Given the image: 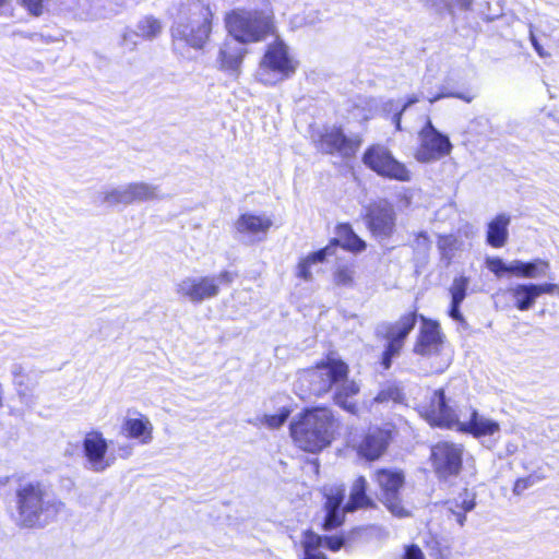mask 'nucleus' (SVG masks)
I'll use <instances>...</instances> for the list:
<instances>
[{"label": "nucleus", "instance_id": "31", "mask_svg": "<svg viewBox=\"0 0 559 559\" xmlns=\"http://www.w3.org/2000/svg\"><path fill=\"white\" fill-rule=\"evenodd\" d=\"M332 247L333 243L300 260L297 266V276L305 281H310L312 278V274L310 271L311 265L323 262L328 255H331Z\"/></svg>", "mask_w": 559, "mask_h": 559}, {"label": "nucleus", "instance_id": "32", "mask_svg": "<svg viewBox=\"0 0 559 559\" xmlns=\"http://www.w3.org/2000/svg\"><path fill=\"white\" fill-rule=\"evenodd\" d=\"M160 31V22L152 16H146L139 22L136 34L144 38L152 39L156 37Z\"/></svg>", "mask_w": 559, "mask_h": 559}, {"label": "nucleus", "instance_id": "27", "mask_svg": "<svg viewBox=\"0 0 559 559\" xmlns=\"http://www.w3.org/2000/svg\"><path fill=\"white\" fill-rule=\"evenodd\" d=\"M510 223L511 217L506 213H500L493 217L487 225V243L493 248L503 247L509 237L508 227Z\"/></svg>", "mask_w": 559, "mask_h": 559}, {"label": "nucleus", "instance_id": "13", "mask_svg": "<svg viewBox=\"0 0 559 559\" xmlns=\"http://www.w3.org/2000/svg\"><path fill=\"white\" fill-rule=\"evenodd\" d=\"M374 480L381 490V501L399 518L408 515L400 499V489L404 485L405 476L402 471L382 468L374 474Z\"/></svg>", "mask_w": 559, "mask_h": 559}, {"label": "nucleus", "instance_id": "47", "mask_svg": "<svg viewBox=\"0 0 559 559\" xmlns=\"http://www.w3.org/2000/svg\"><path fill=\"white\" fill-rule=\"evenodd\" d=\"M319 15V11H311L306 15L305 21L307 24L313 25L321 20Z\"/></svg>", "mask_w": 559, "mask_h": 559}, {"label": "nucleus", "instance_id": "15", "mask_svg": "<svg viewBox=\"0 0 559 559\" xmlns=\"http://www.w3.org/2000/svg\"><path fill=\"white\" fill-rule=\"evenodd\" d=\"M316 147L325 154H337L343 158L353 157L360 146L358 136H347L341 128L326 127L314 139Z\"/></svg>", "mask_w": 559, "mask_h": 559}, {"label": "nucleus", "instance_id": "34", "mask_svg": "<svg viewBox=\"0 0 559 559\" xmlns=\"http://www.w3.org/2000/svg\"><path fill=\"white\" fill-rule=\"evenodd\" d=\"M486 265L496 276L501 277L504 273H511V262L504 263L501 258H488Z\"/></svg>", "mask_w": 559, "mask_h": 559}, {"label": "nucleus", "instance_id": "35", "mask_svg": "<svg viewBox=\"0 0 559 559\" xmlns=\"http://www.w3.org/2000/svg\"><path fill=\"white\" fill-rule=\"evenodd\" d=\"M413 248L417 255L426 258L431 248V241L428 235L424 231L419 233L414 240Z\"/></svg>", "mask_w": 559, "mask_h": 559}, {"label": "nucleus", "instance_id": "36", "mask_svg": "<svg viewBox=\"0 0 559 559\" xmlns=\"http://www.w3.org/2000/svg\"><path fill=\"white\" fill-rule=\"evenodd\" d=\"M354 270L349 266H340L334 273V282L340 286H352L354 283Z\"/></svg>", "mask_w": 559, "mask_h": 559}, {"label": "nucleus", "instance_id": "20", "mask_svg": "<svg viewBox=\"0 0 559 559\" xmlns=\"http://www.w3.org/2000/svg\"><path fill=\"white\" fill-rule=\"evenodd\" d=\"M423 325L414 346V353L420 356H439L442 346L440 326L436 321L421 317Z\"/></svg>", "mask_w": 559, "mask_h": 559}, {"label": "nucleus", "instance_id": "33", "mask_svg": "<svg viewBox=\"0 0 559 559\" xmlns=\"http://www.w3.org/2000/svg\"><path fill=\"white\" fill-rule=\"evenodd\" d=\"M469 278L467 276L455 277L450 287L451 301L463 302L467 295Z\"/></svg>", "mask_w": 559, "mask_h": 559}, {"label": "nucleus", "instance_id": "49", "mask_svg": "<svg viewBox=\"0 0 559 559\" xmlns=\"http://www.w3.org/2000/svg\"><path fill=\"white\" fill-rule=\"evenodd\" d=\"M419 102V96L417 95H412L407 98V100L405 102V104H403V106L401 107V111H405L408 107H411L412 105L416 104Z\"/></svg>", "mask_w": 559, "mask_h": 559}, {"label": "nucleus", "instance_id": "44", "mask_svg": "<svg viewBox=\"0 0 559 559\" xmlns=\"http://www.w3.org/2000/svg\"><path fill=\"white\" fill-rule=\"evenodd\" d=\"M43 2L44 0H23L25 7L34 15H39L41 13Z\"/></svg>", "mask_w": 559, "mask_h": 559}, {"label": "nucleus", "instance_id": "19", "mask_svg": "<svg viewBox=\"0 0 559 559\" xmlns=\"http://www.w3.org/2000/svg\"><path fill=\"white\" fill-rule=\"evenodd\" d=\"M367 224L370 231L381 239L392 236L395 228V211L388 202H379L369 209Z\"/></svg>", "mask_w": 559, "mask_h": 559}, {"label": "nucleus", "instance_id": "12", "mask_svg": "<svg viewBox=\"0 0 559 559\" xmlns=\"http://www.w3.org/2000/svg\"><path fill=\"white\" fill-rule=\"evenodd\" d=\"M463 447L457 443L442 441L431 448L430 460L439 479L448 480L456 477L463 464Z\"/></svg>", "mask_w": 559, "mask_h": 559}, {"label": "nucleus", "instance_id": "28", "mask_svg": "<svg viewBox=\"0 0 559 559\" xmlns=\"http://www.w3.org/2000/svg\"><path fill=\"white\" fill-rule=\"evenodd\" d=\"M512 274L523 278H538L545 276L549 270V263L542 259L533 261L513 260L511 261Z\"/></svg>", "mask_w": 559, "mask_h": 559}, {"label": "nucleus", "instance_id": "24", "mask_svg": "<svg viewBox=\"0 0 559 559\" xmlns=\"http://www.w3.org/2000/svg\"><path fill=\"white\" fill-rule=\"evenodd\" d=\"M389 440V431L374 429L368 432L359 444V454L370 461L377 460L385 451Z\"/></svg>", "mask_w": 559, "mask_h": 559}, {"label": "nucleus", "instance_id": "6", "mask_svg": "<svg viewBox=\"0 0 559 559\" xmlns=\"http://www.w3.org/2000/svg\"><path fill=\"white\" fill-rule=\"evenodd\" d=\"M237 277V273L224 270L218 274L189 275L176 284V294L194 305L216 298L221 286H229Z\"/></svg>", "mask_w": 559, "mask_h": 559}, {"label": "nucleus", "instance_id": "21", "mask_svg": "<svg viewBox=\"0 0 559 559\" xmlns=\"http://www.w3.org/2000/svg\"><path fill=\"white\" fill-rule=\"evenodd\" d=\"M300 544L302 548L300 559H328L321 548L326 547L332 551H337L343 547L344 539L333 536L322 537L312 531H306Z\"/></svg>", "mask_w": 559, "mask_h": 559}, {"label": "nucleus", "instance_id": "3", "mask_svg": "<svg viewBox=\"0 0 559 559\" xmlns=\"http://www.w3.org/2000/svg\"><path fill=\"white\" fill-rule=\"evenodd\" d=\"M337 421L330 408L313 407L298 414L289 430L295 444L301 450L318 453L334 439Z\"/></svg>", "mask_w": 559, "mask_h": 559}, {"label": "nucleus", "instance_id": "38", "mask_svg": "<svg viewBox=\"0 0 559 559\" xmlns=\"http://www.w3.org/2000/svg\"><path fill=\"white\" fill-rule=\"evenodd\" d=\"M445 97L460 98L466 103H471L474 98V96L463 94V93H453V92H448V91H441L439 94H437L432 97H428V100H429V103L433 104V103L438 102L439 99L445 98Z\"/></svg>", "mask_w": 559, "mask_h": 559}, {"label": "nucleus", "instance_id": "4", "mask_svg": "<svg viewBox=\"0 0 559 559\" xmlns=\"http://www.w3.org/2000/svg\"><path fill=\"white\" fill-rule=\"evenodd\" d=\"M212 19L213 12L207 3L197 0L187 4L171 26L174 46L202 49L212 33Z\"/></svg>", "mask_w": 559, "mask_h": 559}, {"label": "nucleus", "instance_id": "8", "mask_svg": "<svg viewBox=\"0 0 559 559\" xmlns=\"http://www.w3.org/2000/svg\"><path fill=\"white\" fill-rule=\"evenodd\" d=\"M297 62L290 57L286 44L276 39L270 44L257 72L258 80L264 85H275L292 76Z\"/></svg>", "mask_w": 559, "mask_h": 559}, {"label": "nucleus", "instance_id": "53", "mask_svg": "<svg viewBox=\"0 0 559 559\" xmlns=\"http://www.w3.org/2000/svg\"><path fill=\"white\" fill-rule=\"evenodd\" d=\"M5 2V0H0V5H2Z\"/></svg>", "mask_w": 559, "mask_h": 559}, {"label": "nucleus", "instance_id": "11", "mask_svg": "<svg viewBox=\"0 0 559 559\" xmlns=\"http://www.w3.org/2000/svg\"><path fill=\"white\" fill-rule=\"evenodd\" d=\"M159 187L144 182H131L119 186L102 194V203L109 206L118 204L129 205L134 202H146L163 199Z\"/></svg>", "mask_w": 559, "mask_h": 559}, {"label": "nucleus", "instance_id": "26", "mask_svg": "<svg viewBox=\"0 0 559 559\" xmlns=\"http://www.w3.org/2000/svg\"><path fill=\"white\" fill-rule=\"evenodd\" d=\"M122 431L131 439H136L141 444H148L153 440V425L143 415L136 418H126Z\"/></svg>", "mask_w": 559, "mask_h": 559}, {"label": "nucleus", "instance_id": "14", "mask_svg": "<svg viewBox=\"0 0 559 559\" xmlns=\"http://www.w3.org/2000/svg\"><path fill=\"white\" fill-rule=\"evenodd\" d=\"M419 139L420 145L415 153V158L419 163L439 160L449 155L453 148L449 136L437 130L429 119L420 130Z\"/></svg>", "mask_w": 559, "mask_h": 559}, {"label": "nucleus", "instance_id": "10", "mask_svg": "<svg viewBox=\"0 0 559 559\" xmlns=\"http://www.w3.org/2000/svg\"><path fill=\"white\" fill-rule=\"evenodd\" d=\"M362 163L381 177L402 182L412 180V171L384 145L376 144L368 147L362 155Z\"/></svg>", "mask_w": 559, "mask_h": 559}, {"label": "nucleus", "instance_id": "37", "mask_svg": "<svg viewBox=\"0 0 559 559\" xmlns=\"http://www.w3.org/2000/svg\"><path fill=\"white\" fill-rule=\"evenodd\" d=\"M289 417L288 409H282L278 414L264 415L262 423L272 429L280 428Z\"/></svg>", "mask_w": 559, "mask_h": 559}, {"label": "nucleus", "instance_id": "25", "mask_svg": "<svg viewBox=\"0 0 559 559\" xmlns=\"http://www.w3.org/2000/svg\"><path fill=\"white\" fill-rule=\"evenodd\" d=\"M504 294L510 297L513 306L520 311L530 310L537 300L535 283H516L509 286Z\"/></svg>", "mask_w": 559, "mask_h": 559}, {"label": "nucleus", "instance_id": "52", "mask_svg": "<svg viewBox=\"0 0 559 559\" xmlns=\"http://www.w3.org/2000/svg\"><path fill=\"white\" fill-rule=\"evenodd\" d=\"M447 366H448V364L444 362L443 365L436 367L432 371L433 372H442Z\"/></svg>", "mask_w": 559, "mask_h": 559}, {"label": "nucleus", "instance_id": "41", "mask_svg": "<svg viewBox=\"0 0 559 559\" xmlns=\"http://www.w3.org/2000/svg\"><path fill=\"white\" fill-rule=\"evenodd\" d=\"M472 4V0H444V9L449 11V13H453V7H459L460 9L467 10Z\"/></svg>", "mask_w": 559, "mask_h": 559}, {"label": "nucleus", "instance_id": "42", "mask_svg": "<svg viewBox=\"0 0 559 559\" xmlns=\"http://www.w3.org/2000/svg\"><path fill=\"white\" fill-rule=\"evenodd\" d=\"M537 298L543 294L552 295L558 290V285L552 283L535 284Z\"/></svg>", "mask_w": 559, "mask_h": 559}, {"label": "nucleus", "instance_id": "23", "mask_svg": "<svg viewBox=\"0 0 559 559\" xmlns=\"http://www.w3.org/2000/svg\"><path fill=\"white\" fill-rule=\"evenodd\" d=\"M460 429L473 435L476 438L493 436L500 431L498 421L480 415L476 409L471 411L469 418L460 421Z\"/></svg>", "mask_w": 559, "mask_h": 559}, {"label": "nucleus", "instance_id": "51", "mask_svg": "<svg viewBox=\"0 0 559 559\" xmlns=\"http://www.w3.org/2000/svg\"><path fill=\"white\" fill-rule=\"evenodd\" d=\"M120 451H121L120 455L122 457H128L132 453V448L130 445H126V447L120 448Z\"/></svg>", "mask_w": 559, "mask_h": 559}, {"label": "nucleus", "instance_id": "46", "mask_svg": "<svg viewBox=\"0 0 559 559\" xmlns=\"http://www.w3.org/2000/svg\"><path fill=\"white\" fill-rule=\"evenodd\" d=\"M11 373L14 378V383L17 385V386H22L23 384V381H22V377H23V367L22 365L20 364H13L12 367H11Z\"/></svg>", "mask_w": 559, "mask_h": 559}, {"label": "nucleus", "instance_id": "43", "mask_svg": "<svg viewBox=\"0 0 559 559\" xmlns=\"http://www.w3.org/2000/svg\"><path fill=\"white\" fill-rule=\"evenodd\" d=\"M403 559H425L421 549L416 545L407 546Z\"/></svg>", "mask_w": 559, "mask_h": 559}, {"label": "nucleus", "instance_id": "45", "mask_svg": "<svg viewBox=\"0 0 559 559\" xmlns=\"http://www.w3.org/2000/svg\"><path fill=\"white\" fill-rule=\"evenodd\" d=\"M462 302L451 301L450 309H449V316L457 322H463L464 317L461 313L460 307Z\"/></svg>", "mask_w": 559, "mask_h": 559}, {"label": "nucleus", "instance_id": "30", "mask_svg": "<svg viewBox=\"0 0 559 559\" xmlns=\"http://www.w3.org/2000/svg\"><path fill=\"white\" fill-rule=\"evenodd\" d=\"M445 506L460 526H463L466 521V513L475 507V496L465 490L457 498L447 501Z\"/></svg>", "mask_w": 559, "mask_h": 559}, {"label": "nucleus", "instance_id": "5", "mask_svg": "<svg viewBox=\"0 0 559 559\" xmlns=\"http://www.w3.org/2000/svg\"><path fill=\"white\" fill-rule=\"evenodd\" d=\"M367 480L364 476H359L353 484L349 500L343 507L345 497V489L343 486L324 487L325 497V519L323 527L325 531H331L344 522V513L354 512L360 508L373 507V501L367 496Z\"/></svg>", "mask_w": 559, "mask_h": 559}, {"label": "nucleus", "instance_id": "2", "mask_svg": "<svg viewBox=\"0 0 559 559\" xmlns=\"http://www.w3.org/2000/svg\"><path fill=\"white\" fill-rule=\"evenodd\" d=\"M348 366L337 359L329 358L314 368L305 370L299 380L308 384L309 392L321 396L334 389V402L349 413L356 412V404L348 401L359 392V386L348 377Z\"/></svg>", "mask_w": 559, "mask_h": 559}, {"label": "nucleus", "instance_id": "22", "mask_svg": "<svg viewBox=\"0 0 559 559\" xmlns=\"http://www.w3.org/2000/svg\"><path fill=\"white\" fill-rule=\"evenodd\" d=\"M245 43H240L235 37L227 39L222 45L218 52V61L222 70L229 72L231 75L239 73L246 49Z\"/></svg>", "mask_w": 559, "mask_h": 559}, {"label": "nucleus", "instance_id": "48", "mask_svg": "<svg viewBox=\"0 0 559 559\" xmlns=\"http://www.w3.org/2000/svg\"><path fill=\"white\" fill-rule=\"evenodd\" d=\"M19 395L23 403H25L27 406H32L34 404V399L32 394H28L26 391L19 389Z\"/></svg>", "mask_w": 559, "mask_h": 559}, {"label": "nucleus", "instance_id": "50", "mask_svg": "<svg viewBox=\"0 0 559 559\" xmlns=\"http://www.w3.org/2000/svg\"><path fill=\"white\" fill-rule=\"evenodd\" d=\"M404 111H401V109L393 116V122L395 123V127L397 130H401V119Z\"/></svg>", "mask_w": 559, "mask_h": 559}, {"label": "nucleus", "instance_id": "39", "mask_svg": "<svg viewBox=\"0 0 559 559\" xmlns=\"http://www.w3.org/2000/svg\"><path fill=\"white\" fill-rule=\"evenodd\" d=\"M528 35H530V40H531V44L534 48V50L536 51V53L540 57V58H547L549 57V52L546 51L543 46L539 44L536 35H535V29H534V25L533 24H528Z\"/></svg>", "mask_w": 559, "mask_h": 559}, {"label": "nucleus", "instance_id": "40", "mask_svg": "<svg viewBox=\"0 0 559 559\" xmlns=\"http://www.w3.org/2000/svg\"><path fill=\"white\" fill-rule=\"evenodd\" d=\"M536 483V479L533 476H528L525 478H519L513 487L514 495H522L524 490L532 487Z\"/></svg>", "mask_w": 559, "mask_h": 559}, {"label": "nucleus", "instance_id": "1", "mask_svg": "<svg viewBox=\"0 0 559 559\" xmlns=\"http://www.w3.org/2000/svg\"><path fill=\"white\" fill-rule=\"evenodd\" d=\"M15 513L12 519L20 528H44L64 509L47 485L39 480L20 481L14 491Z\"/></svg>", "mask_w": 559, "mask_h": 559}, {"label": "nucleus", "instance_id": "17", "mask_svg": "<svg viewBox=\"0 0 559 559\" xmlns=\"http://www.w3.org/2000/svg\"><path fill=\"white\" fill-rule=\"evenodd\" d=\"M108 442L97 430L87 432L83 439V453L86 467L95 473H103L110 467L115 457L107 456Z\"/></svg>", "mask_w": 559, "mask_h": 559}, {"label": "nucleus", "instance_id": "9", "mask_svg": "<svg viewBox=\"0 0 559 559\" xmlns=\"http://www.w3.org/2000/svg\"><path fill=\"white\" fill-rule=\"evenodd\" d=\"M417 323L415 311L402 316L395 322H383L377 325L376 334L386 341L380 364L383 370H389L393 358L397 357L404 346V342Z\"/></svg>", "mask_w": 559, "mask_h": 559}, {"label": "nucleus", "instance_id": "29", "mask_svg": "<svg viewBox=\"0 0 559 559\" xmlns=\"http://www.w3.org/2000/svg\"><path fill=\"white\" fill-rule=\"evenodd\" d=\"M336 235L338 238L330 242V245L333 243L332 253L340 242H342V247L344 249L353 252H360L366 248V242L354 233L349 224L338 225L336 228Z\"/></svg>", "mask_w": 559, "mask_h": 559}, {"label": "nucleus", "instance_id": "16", "mask_svg": "<svg viewBox=\"0 0 559 559\" xmlns=\"http://www.w3.org/2000/svg\"><path fill=\"white\" fill-rule=\"evenodd\" d=\"M272 225L265 214L243 213L234 223V228L237 240L251 246L265 240Z\"/></svg>", "mask_w": 559, "mask_h": 559}, {"label": "nucleus", "instance_id": "7", "mask_svg": "<svg viewBox=\"0 0 559 559\" xmlns=\"http://www.w3.org/2000/svg\"><path fill=\"white\" fill-rule=\"evenodd\" d=\"M226 27L240 43H257L272 32V13L265 11H234L226 17Z\"/></svg>", "mask_w": 559, "mask_h": 559}, {"label": "nucleus", "instance_id": "18", "mask_svg": "<svg viewBox=\"0 0 559 559\" xmlns=\"http://www.w3.org/2000/svg\"><path fill=\"white\" fill-rule=\"evenodd\" d=\"M424 415L431 426L450 428L460 423L459 416L449 404L443 389L433 392L429 404L425 407Z\"/></svg>", "mask_w": 559, "mask_h": 559}]
</instances>
